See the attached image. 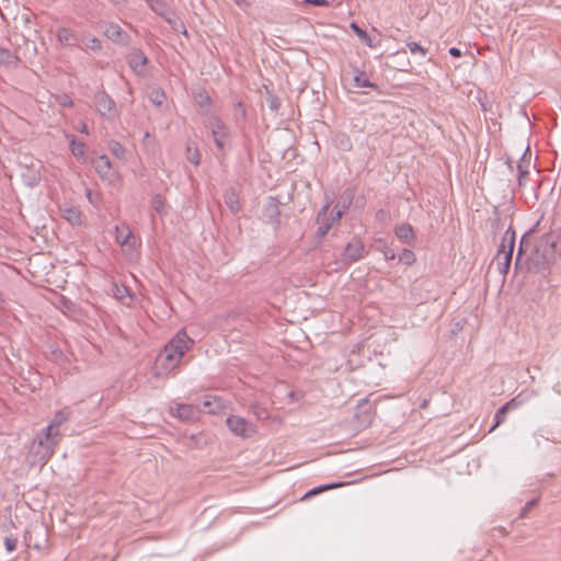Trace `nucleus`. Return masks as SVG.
<instances>
[{
  "label": "nucleus",
  "mask_w": 561,
  "mask_h": 561,
  "mask_svg": "<svg viewBox=\"0 0 561 561\" xmlns=\"http://www.w3.org/2000/svg\"><path fill=\"white\" fill-rule=\"evenodd\" d=\"M78 130L82 134H85L88 135L89 134V128H88V125L84 123V122H80L79 124V127H78Z\"/></svg>",
  "instance_id": "de8ad7c7"
},
{
  "label": "nucleus",
  "mask_w": 561,
  "mask_h": 561,
  "mask_svg": "<svg viewBox=\"0 0 561 561\" xmlns=\"http://www.w3.org/2000/svg\"><path fill=\"white\" fill-rule=\"evenodd\" d=\"M164 99L165 94L161 90H154L150 94V101L158 106H160L163 103Z\"/></svg>",
  "instance_id": "c9c22d12"
},
{
  "label": "nucleus",
  "mask_w": 561,
  "mask_h": 561,
  "mask_svg": "<svg viewBox=\"0 0 561 561\" xmlns=\"http://www.w3.org/2000/svg\"><path fill=\"white\" fill-rule=\"evenodd\" d=\"M385 259L387 261H391V260H394L396 259V253L392 249L388 248V247H383V249L381 250Z\"/></svg>",
  "instance_id": "a19ab883"
},
{
  "label": "nucleus",
  "mask_w": 561,
  "mask_h": 561,
  "mask_svg": "<svg viewBox=\"0 0 561 561\" xmlns=\"http://www.w3.org/2000/svg\"><path fill=\"white\" fill-rule=\"evenodd\" d=\"M151 206L154 209V211H157L160 216L167 214V207L160 194H157L152 197Z\"/></svg>",
  "instance_id": "7c9ffc66"
},
{
  "label": "nucleus",
  "mask_w": 561,
  "mask_h": 561,
  "mask_svg": "<svg viewBox=\"0 0 561 561\" xmlns=\"http://www.w3.org/2000/svg\"><path fill=\"white\" fill-rule=\"evenodd\" d=\"M329 207H330V204L327 203L325 205H323L321 207V209L319 210V213L317 215V221L319 224V227L317 230V236L319 238L325 237L328 234V232L330 231L331 227L334 225L330 220V218L327 216Z\"/></svg>",
  "instance_id": "dca6fc26"
},
{
  "label": "nucleus",
  "mask_w": 561,
  "mask_h": 561,
  "mask_svg": "<svg viewBox=\"0 0 561 561\" xmlns=\"http://www.w3.org/2000/svg\"><path fill=\"white\" fill-rule=\"evenodd\" d=\"M226 425L233 435L242 438L252 437L256 433V426L253 423L238 415L227 417Z\"/></svg>",
  "instance_id": "0eeeda50"
},
{
  "label": "nucleus",
  "mask_w": 561,
  "mask_h": 561,
  "mask_svg": "<svg viewBox=\"0 0 561 561\" xmlns=\"http://www.w3.org/2000/svg\"><path fill=\"white\" fill-rule=\"evenodd\" d=\"M407 46L412 55H420L422 58L426 56V49L416 42H408Z\"/></svg>",
  "instance_id": "72a5a7b5"
},
{
  "label": "nucleus",
  "mask_w": 561,
  "mask_h": 561,
  "mask_svg": "<svg viewBox=\"0 0 561 561\" xmlns=\"http://www.w3.org/2000/svg\"><path fill=\"white\" fill-rule=\"evenodd\" d=\"M93 101L98 113L102 117L106 119H114L118 117L119 112L115 101L104 90L98 91L94 94Z\"/></svg>",
  "instance_id": "423d86ee"
},
{
  "label": "nucleus",
  "mask_w": 561,
  "mask_h": 561,
  "mask_svg": "<svg viewBox=\"0 0 561 561\" xmlns=\"http://www.w3.org/2000/svg\"><path fill=\"white\" fill-rule=\"evenodd\" d=\"M61 104H62L64 106H69V107H71V106L73 105V102H72V100H71V99H69V98H67V96H66V98H65V100H64V102H62Z\"/></svg>",
  "instance_id": "8fccbe9b"
},
{
  "label": "nucleus",
  "mask_w": 561,
  "mask_h": 561,
  "mask_svg": "<svg viewBox=\"0 0 561 561\" xmlns=\"http://www.w3.org/2000/svg\"><path fill=\"white\" fill-rule=\"evenodd\" d=\"M108 148H110L111 153L114 157H116L118 159L125 158V148L118 141H116V140L110 141Z\"/></svg>",
  "instance_id": "473e14b6"
},
{
  "label": "nucleus",
  "mask_w": 561,
  "mask_h": 561,
  "mask_svg": "<svg viewBox=\"0 0 561 561\" xmlns=\"http://www.w3.org/2000/svg\"><path fill=\"white\" fill-rule=\"evenodd\" d=\"M355 71V76L353 78L355 88H376V85L370 82L365 71H360L358 68L353 67Z\"/></svg>",
  "instance_id": "393cba45"
},
{
  "label": "nucleus",
  "mask_w": 561,
  "mask_h": 561,
  "mask_svg": "<svg viewBox=\"0 0 561 561\" xmlns=\"http://www.w3.org/2000/svg\"><path fill=\"white\" fill-rule=\"evenodd\" d=\"M59 213L72 226H82L84 224V215L77 206L70 204L60 205Z\"/></svg>",
  "instance_id": "9b49d317"
},
{
  "label": "nucleus",
  "mask_w": 561,
  "mask_h": 561,
  "mask_svg": "<svg viewBox=\"0 0 561 561\" xmlns=\"http://www.w3.org/2000/svg\"><path fill=\"white\" fill-rule=\"evenodd\" d=\"M529 165H530V153H529V148H527L524 151V153L520 157V160L517 164V171H518L517 180H518L519 186L525 185L526 178L529 174Z\"/></svg>",
  "instance_id": "a211bd4d"
},
{
  "label": "nucleus",
  "mask_w": 561,
  "mask_h": 561,
  "mask_svg": "<svg viewBox=\"0 0 561 561\" xmlns=\"http://www.w3.org/2000/svg\"><path fill=\"white\" fill-rule=\"evenodd\" d=\"M518 403L516 402V399H512L511 401L506 402L504 405H502L494 415V424L492 425L490 431H493L495 427H497L500 424H502L505 421L506 414L510 410L517 408Z\"/></svg>",
  "instance_id": "4be33fe9"
},
{
  "label": "nucleus",
  "mask_w": 561,
  "mask_h": 561,
  "mask_svg": "<svg viewBox=\"0 0 561 561\" xmlns=\"http://www.w3.org/2000/svg\"><path fill=\"white\" fill-rule=\"evenodd\" d=\"M537 252H541L543 264L550 265L556 263L561 259V236L552 231L546 233L540 241Z\"/></svg>",
  "instance_id": "20e7f679"
},
{
  "label": "nucleus",
  "mask_w": 561,
  "mask_h": 561,
  "mask_svg": "<svg viewBox=\"0 0 561 561\" xmlns=\"http://www.w3.org/2000/svg\"><path fill=\"white\" fill-rule=\"evenodd\" d=\"M343 216V210H336L335 214L331 215L330 220L334 224L339 221Z\"/></svg>",
  "instance_id": "a18cd8bd"
},
{
  "label": "nucleus",
  "mask_w": 561,
  "mask_h": 561,
  "mask_svg": "<svg viewBox=\"0 0 561 561\" xmlns=\"http://www.w3.org/2000/svg\"><path fill=\"white\" fill-rule=\"evenodd\" d=\"M170 414L182 421H192L197 417L198 409L191 404L172 403L169 408Z\"/></svg>",
  "instance_id": "f8f14e48"
},
{
  "label": "nucleus",
  "mask_w": 561,
  "mask_h": 561,
  "mask_svg": "<svg viewBox=\"0 0 561 561\" xmlns=\"http://www.w3.org/2000/svg\"><path fill=\"white\" fill-rule=\"evenodd\" d=\"M185 156L186 159L194 165H198L201 163V153L194 142H187Z\"/></svg>",
  "instance_id": "a878e982"
},
{
  "label": "nucleus",
  "mask_w": 561,
  "mask_h": 561,
  "mask_svg": "<svg viewBox=\"0 0 561 561\" xmlns=\"http://www.w3.org/2000/svg\"><path fill=\"white\" fill-rule=\"evenodd\" d=\"M127 62L137 76H142L145 73V66L148 64V58L140 49H134L128 54Z\"/></svg>",
  "instance_id": "4468645a"
},
{
  "label": "nucleus",
  "mask_w": 561,
  "mask_h": 561,
  "mask_svg": "<svg viewBox=\"0 0 561 561\" xmlns=\"http://www.w3.org/2000/svg\"><path fill=\"white\" fill-rule=\"evenodd\" d=\"M538 503V499H531L529 500L528 502H526V504L524 505V507L522 508V512H520V517H525L527 515V513L534 507L536 506Z\"/></svg>",
  "instance_id": "4c0bfd02"
},
{
  "label": "nucleus",
  "mask_w": 561,
  "mask_h": 561,
  "mask_svg": "<svg viewBox=\"0 0 561 561\" xmlns=\"http://www.w3.org/2000/svg\"><path fill=\"white\" fill-rule=\"evenodd\" d=\"M365 245L360 240H353L347 243L344 250V259L350 262H356L364 256Z\"/></svg>",
  "instance_id": "2eb2a0df"
},
{
  "label": "nucleus",
  "mask_w": 561,
  "mask_h": 561,
  "mask_svg": "<svg viewBox=\"0 0 561 561\" xmlns=\"http://www.w3.org/2000/svg\"><path fill=\"white\" fill-rule=\"evenodd\" d=\"M59 431H48V427L46 426L34 440L33 448H35L37 445V450H35V454L39 456L42 461L46 462L53 456L55 446L59 443Z\"/></svg>",
  "instance_id": "39448f33"
},
{
  "label": "nucleus",
  "mask_w": 561,
  "mask_h": 561,
  "mask_svg": "<svg viewBox=\"0 0 561 561\" xmlns=\"http://www.w3.org/2000/svg\"><path fill=\"white\" fill-rule=\"evenodd\" d=\"M254 414L259 417V419H265L267 417V412L264 410V409H261V408H257V407H254Z\"/></svg>",
  "instance_id": "c03bdc74"
},
{
  "label": "nucleus",
  "mask_w": 561,
  "mask_h": 561,
  "mask_svg": "<svg viewBox=\"0 0 561 561\" xmlns=\"http://www.w3.org/2000/svg\"><path fill=\"white\" fill-rule=\"evenodd\" d=\"M58 42L66 47H75L78 45L79 36L67 27H59L56 32Z\"/></svg>",
  "instance_id": "f3484780"
},
{
  "label": "nucleus",
  "mask_w": 561,
  "mask_h": 561,
  "mask_svg": "<svg viewBox=\"0 0 561 561\" xmlns=\"http://www.w3.org/2000/svg\"><path fill=\"white\" fill-rule=\"evenodd\" d=\"M209 127L211 136L216 147L219 150L225 148V139L229 137V129L226 124L217 116H214L209 121Z\"/></svg>",
  "instance_id": "1a4fd4ad"
},
{
  "label": "nucleus",
  "mask_w": 561,
  "mask_h": 561,
  "mask_svg": "<svg viewBox=\"0 0 561 561\" xmlns=\"http://www.w3.org/2000/svg\"><path fill=\"white\" fill-rule=\"evenodd\" d=\"M343 483H331V484H324V485H319V486H316L313 489H311L310 491H308L304 496H302V500L305 499H308L312 495H317L323 491H328V490H332V489H335V488H339V486H342Z\"/></svg>",
  "instance_id": "c756f323"
},
{
  "label": "nucleus",
  "mask_w": 561,
  "mask_h": 561,
  "mask_svg": "<svg viewBox=\"0 0 561 561\" xmlns=\"http://www.w3.org/2000/svg\"><path fill=\"white\" fill-rule=\"evenodd\" d=\"M394 233L399 240L407 244H411L415 238L413 228L409 224H401L394 228Z\"/></svg>",
  "instance_id": "412c9836"
},
{
  "label": "nucleus",
  "mask_w": 561,
  "mask_h": 561,
  "mask_svg": "<svg viewBox=\"0 0 561 561\" xmlns=\"http://www.w3.org/2000/svg\"><path fill=\"white\" fill-rule=\"evenodd\" d=\"M148 7L168 22H171L173 13L163 0H145Z\"/></svg>",
  "instance_id": "aec40b11"
},
{
  "label": "nucleus",
  "mask_w": 561,
  "mask_h": 561,
  "mask_svg": "<svg viewBox=\"0 0 561 561\" xmlns=\"http://www.w3.org/2000/svg\"><path fill=\"white\" fill-rule=\"evenodd\" d=\"M103 34L106 38L119 45H126L129 39L128 34L118 24L113 22L104 23Z\"/></svg>",
  "instance_id": "9d476101"
},
{
  "label": "nucleus",
  "mask_w": 561,
  "mask_h": 561,
  "mask_svg": "<svg viewBox=\"0 0 561 561\" xmlns=\"http://www.w3.org/2000/svg\"><path fill=\"white\" fill-rule=\"evenodd\" d=\"M69 419V413L64 411V410H60L58 411L51 422L47 425L48 427V431L53 430V431H58V427L64 424L65 422H67Z\"/></svg>",
  "instance_id": "cd10ccee"
},
{
  "label": "nucleus",
  "mask_w": 561,
  "mask_h": 561,
  "mask_svg": "<svg viewBox=\"0 0 561 561\" xmlns=\"http://www.w3.org/2000/svg\"><path fill=\"white\" fill-rule=\"evenodd\" d=\"M18 539L15 537L9 536L4 538V547L8 552H13L16 549Z\"/></svg>",
  "instance_id": "e433bc0d"
},
{
  "label": "nucleus",
  "mask_w": 561,
  "mask_h": 561,
  "mask_svg": "<svg viewBox=\"0 0 561 561\" xmlns=\"http://www.w3.org/2000/svg\"><path fill=\"white\" fill-rule=\"evenodd\" d=\"M538 225H539V221H537V222H536V225H535V227H534V228H531V229H530L526 234H524V236L522 237V239H520V244H519V249H518L517 256H516V264L518 263L519 257H520V255H522V253H523V245H524V241H525L526 237H527L528 234L533 233V232L535 231V229H536V227H537Z\"/></svg>",
  "instance_id": "58836bf2"
},
{
  "label": "nucleus",
  "mask_w": 561,
  "mask_h": 561,
  "mask_svg": "<svg viewBox=\"0 0 561 561\" xmlns=\"http://www.w3.org/2000/svg\"><path fill=\"white\" fill-rule=\"evenodd\" d=\"M225 204L233 214H238L241 210V205L239 202V196L234 188L226 190L224 194Z\"/></svg>",
  "instance_id": "5701e85b"
},
{
  "label": "nucleus",
  "mask_w": 561,
  "mask_h": 561,
  "mask_svg": "<svg viewBox=\"0 0 561 561\" xmlns=\"http://www.w3.org/2000/svg\"><path fill=\"white\" fill-rule=\"evenodd\" d=\"M399 261L407 264V265H411L415 262V254L409 250V249H404L400 254H399Z\"/></svg>",
  "instance_id": "f704fd0d"
},
{
  "label": "nucleus",
  "mask_w": 561,
  "mask_h": 561,
  "mask_svg": "<svg viewBox=\"0 0 561 561\" xmlns=\"http://www.w3.org/2000/svg\"><path fill=\"white\" fill-rule=\"evenodd\" d=\"M448 53L453 57H460L462 55L461 50L458 47H450Z\"/></svg>",
  "instance_id": "49530a36"
},
{
  "label": "nucleus",
  "mask_w": 561,
  "mask_h": 561,
  "mask_svg": "<svg viewBox=\"0 0 561 561\" xmlns=\"http://www.w3.org/2000/svg\"><path fill=\"white\" fill-rule=\"evenodd\" d=\"M19 58L8 48L0 46V64L5 66H15Z\"/></svg>",
  "instance_id": "bb28decb"
},
{
  "label": "nucleus",
  "mask_w": 561,
  "mask_h": 561,
  "mask_svg": "<svg viewBox=\"0 0 561 561\" xmlns=\"http://www.w3.org/2000/svg\"><path fill=\"white\" fill-rule=\"evenodd\" d=\"M305 3H309L316 7H329L328 0H304Z\"/></svg>",
  "instance_id": "37998d69"
},
{
  "label": "nucleus",
  "mask_w": 561,
  "mask_h": 561,
  "mask_svg": "<svg viewBox=\"0 0 561 561\" xmlns=\"http://www.w3.org/2000/svg\"><path fill=\"white\" fill-rule=\"evenodd\" d=\"M351 27L352 30L355 32V34L362 39V42H364L367 46L369 47H373L374 44H373V41L370 38V36L368 35V33L366 31H364L363 28H360L356 23H352L351 24Z\"/></svg>",
  "instance_id": "2f4dec72"
},
{
  "label": "nucleus",
  "mask_w": 561,
  "mask_h": 561,
  "mask_svg": "<svg viewBox=\"0 0 561 561\" xmlns=\"http://www.w3.org/2000/svg\"><path fill=\"white\" fill-rule=\"evenodd\" d=\"M115 5L124 4L126 0H112Z\"/></svg>",
  "instance_id": "3c124183"
},
{
  "label": "nucleus",
  "mask_w": 561,
  "mask_h": 561,
  "mask_svg": "<svg viewBox=\"0 0 561 561\" xmlns=\"http://www.w3.org/2000/svg\"><path fill=\"white\" fill-rule=\"evenodd\" d=\"M194 345L184 330L179 331L164 346L163 352L157 359L158 375H167L175 370L184 354Z\"/></svg>",
  "instance_id": "f03ea898"
},
{
  "label": "nucleus",
  "mask_w": 561,
  "mask_h": 561,
  "mask_svg": "<svg viewBox=\"0 0 561 561\" xmlns=\"http://www.w3.org/2000/svg\"><path fill=\"white\" fill-rule=\"evenodd\" d=\"M514 245H515V231L512 228H508L504 232V236L502 237L500 248L495 255L497 271L503 276H505L510 271L513 252H514Z\"/></svg>",
  "instance_id": "7ed1b4c3"
},
{
  "label": "nucleus",
  "mask_w": 561,
  "mask_h": 561,
  "mask_svg": "<svg viewBox=\"0 0 561 561\" xmlns=\"http://www.w3.org/2000/svg\"><path fill=\"white\" fill-rule=\"evenodd\" d=\"M202 407L205 412L214 414L220 408V404L216 397H214L213 399L210 397H207L202 402Z\"/></svg>",
  "instance_id": "c85d7f7f"
},
{
  "label": "nucleus",
  "mask_w": 561,
  "mask_h": 561,
  "mask_svg": "<svg viewBox=\"0 0 561 561\" xmlns=\"http://www.w3.org/2000/svg\"><path fill=\"white\" fill-rule=\"evenodd\" d=\"M87 195H88L89 198L91 197V191L90 190H87Z\"/></svg>",
  "instance_id": "5fc2aeb1"
},
{
  "label": "nucleus",
  "mask_w": 561,
  "mask_h": 561,
  "mask_svg": "<svg viewBox=\"0 0 561 561\" xmlns=\"http://www.w3.org/2000/svg\"><path fill=\"white\" fill-rule=\"evenodd\" d=\"M87 47L92 50H100L102 48L101 41L98 37L89 38Z\"/></svg>",
  "instance_id": "ea45409f"
},
{
  "label": "nucleus",
  "mask_w": 561,
  "mask_h": 561,
  "mask_svg": "<svg viewBox=\"0 0 561 561\" xmlns=\"http://www.w3.org/2000/svg\"><path fill=\"white\" fill-rule=\"evenodd\" d=\"M115 240L121 247L126 249H135L136 247V238L126 224L115 226Z\"/></svg>",
  "instance_id": "ddd939ff"
},
{
  "label": "nucleus",
  "mask_w": 561,
  "mask_h": 561,
  "mask_svg": "<svg viewBox=\"0 0 561 561\" xmlns=\"http://www.w3.org/2000/svg\"><path fill=\"white\" fill-rule=\"evenodd\" d=\"M280 211L279 205L275 197H270L263 207V216L273 224H278Z\"/></svg>",
  "instance_id": "6ab92c4d"
},
{
  "label": "nucleus",
  "mask_w": 561,
  "mask_h": 561,
  "mask_svg": "<svg viewBox=\"0 0 561 561\" xmlns=\"http://www.w3.org/2000/svg\"><path fill=\"white\" fill-rule=\"evenodd\" d=\"M69 139H70L69 147H70L71 153L78 160L85 162V145L82 141L77 140V138L73 135L69 136Z\"/></svg>",
  "instance_id": "b1692460"
},
{
  "label": "nucleus",
  "mask_w": 561,
  "mask_h": 561,
  "mask_svg": "<svg viewBox=\"0 0 561 561\" xmlns=\"http://www.w3.org/2000/svg\"><path fill=\"white\" fill-rule=\"evenodd\" d=\"M4 302L3 294L0 291V305Z\"/></svg>",
  "instance_id": "864d4df0"
},
{
  "label": "nucleus",
  "mask_w": 561,
  "mask_h": 561,
  "mask_svg": "<svg viewBox=\"0 0 561 561\" xmlns=\"http://www.w3.org/2000/svg\"><path fill=\"white\" fill-rule=\"evenodd\" d=\"M234 2H236L238 5H242L243 3H245V0H234Z\"/></svg>",
  "instance_id": "603ef678"
},
{
  "label": "nucleus",
  "mask_w": 561,
  "mask_h": 561,
  "mask_svg": "<svg viewBox=\"0 0 561 561\" xmlns=\"http://www.w3.org/2000/svg\"><path fill=\"white\" fill-rule=\"evenodd\" d=\"M91 164L103 181L113 183L117 179V173L112 167V162L106 154H101L92 159Z\"/></svg>",
  "instance_id": "6e6552de"
},
{
  "label": "nucleus",
  "mask_w": 561,
  "mask_h": 561,
  "mask_svg": "<svg viewBox=\"0 0 561 561\" xmlns=\"http://www.w3.org/2000/svg\"><path fill=\"white\" fill-rule=\"evenodd\" d=\"M194 345L184 330L179 331L164 346L163 352L157 359L158 375H167L175 370L184 354Z\"/></svg>",
  "instance_id": "f257e3e1"
},
{
  "label": "nucleus",
  "mask_w": 561,
  "mask_h": 561,
  "mask_svg": "<svg viewBox=\"0 0 561 561\" xmlns=\"http://www.w3.org/2000/svg\"><path fill=\"white\" fill-rule=\"evenodd\" d=\"M268 106L272 111H277L280 106V101L276 96H270Z\"/></svg>",
  "instance_id": "79ce46f5"
},
{
  "label": "nucleus",
  "mask_w": 561,
  "mask_h": 561,
  "mask_svg": "<svg viewBox=\"0 0 561 561\" xmlns=\"http://www.w3.org/2000/svg\"><path fill=\"white\" fill-rule=\"evenodd\" d=\"M210 103V99L208 95H201V100L198 101V104L201 106L208 105Z\"/></svg>",
  "instance_id": "09e8293b"
}]
</instances>
